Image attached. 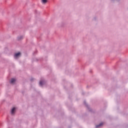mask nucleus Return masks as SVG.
Listing matches in <instances>:
<instances>
[{"label": "nucleus", "mask_w": 128, "mask_h": 128, "mask_svg": "<svg viewBox=\"0 0 128 128\" xmlns=\"http://www.w3.org/2000/svg\"><path fill=\"white\" fill-rule=\"evenodd\" d=\"M103 124V123H100V124L96 126V128H100Z\"/></svg>", "instance_id": "423d86ee"}, {"label": "nucleus", "mask_w": 128, "mask_h": 128, "mask_svg": "<svg viewBox=\"0 0 128 128\" xmlns=\"http://www.w3.org/2000/svg\"><path fill=\"white\" fill-rule=\"evenodd\" d=\"M41 2L42 4H46L48 2V0H41Z\"/></svg>", "instance_id": "f03ea898"}, {"label": "nucleus", "mask_w": 128, "mask_h": 128, "mask_svg": "<svg viewBox=\"0 0 128 128\" xmlns=\"http://www.w3.org/2000/svg\"><path fill=\"white\" fill-rule=\"evenodd\" d=\"M16 108H13L11 110V114H14V112H16Z\"/></svg>", "instance_id": "20e7f679"}, {"label": "nucleus", "mask_w": 128, "mask_h": 128, "mask_svg": "<svg viewBox=\"0 0 128 128\" xmlns=\"http://www.w3.org/2000/svg\"><path fill=\"white\" fill-rule=\"evenodd\" d=\"M20 56V52H18V53H16L14 54L15 58H18Z\"/></svg>", "instance_id": "f257e3e1"}, {"label": "nucleus", "mask_w": 128, "mask_h": 128, "mask_svg": "<svg viewBox=\"0 0 128 128\" xmlns=\"http://www.w3.org/2000/svg\"><path fill=\"white\" fill-rule=\"evenodd\" d=\"M16 79L14 78H12L10 80V84H14V82H16Z\"/></svg>", "instance_id": "39448f33"}, {"label": "nucleus", "mask_w": 128, "mask_h": 128, "mask_svg": "<svg viewBox=\"0 0 128 128\" xmlns=\"http://www.w3.org/2000/svg\"><path fill=\"white\" fill-rule=\"evenodd\" d=\"M113 2H114V0H116V2H118V0H112Z\"/></svg>", "instance_id": "0eeeda50"}, {"label": "nucleus", "mask_w": 128, "mask_h": 128, "mask_svg": "<svg viewBox=\"0 0 128 128\" xmlns=\"http://www.w3.org/2000/svg\"><path fill=\"white\" fill-rule=\"evenodd\" d=\"M46 84V82L44 80H41L40 82V85L42 86L43 84Z\"/></svg>", "instance_id": "7ed1b4c3"}]
</instances>
